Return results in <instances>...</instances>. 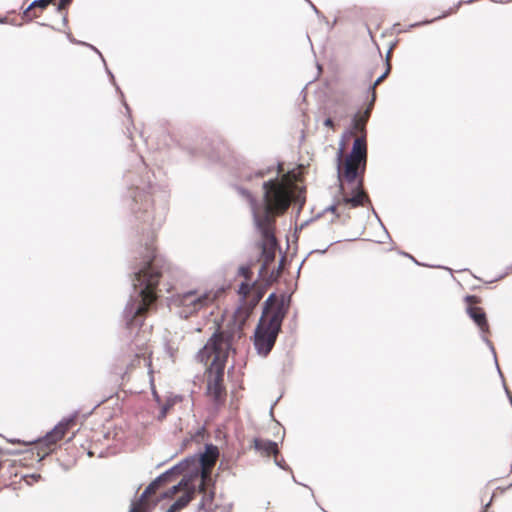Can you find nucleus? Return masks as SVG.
<instances>
[{"label":"nucleus","mask_w":512,"mask_h":512,"mask_svg":"<svg viewBox=\"0 0 512 512\" xmlns=\"http://www.w3.org/2000/svg\"><path fill=\"white\" fill-rule=\"evenodd\" d=\"M386 71L373 83L372 98L363 111H359L353 118V129L358 133L365 134L366 124L371 116L372 109L376 100V87L381 84L388 76L391 70L390 52L387 55ZM343 152H338V177L340 184V198L332 206L334 213H344L347 209L364 206L369 202L368 195L364 191V173L367 164V143L365 135L357 137L352 146L350 154L342 162Z\"/></svg>","instance_id":"nucleus-1"},{"label":"nucleus","mask_w":512,"mask_h":512,"mask_svg":"<svg viewBox=\"0 0 512 512\" xmlns=\"http://www.w3.org/2000/svg\"><path fill=\"white\" fill-rule=\"evenodd\" d=\"M297 181L298 175L291 171L263 185L265 208L254 209V220L261 234V256L264 268L274 261L278 247L275 237V216L283 214L290 207Z\"/></svg>","instance_id":"nucleus-2"},{"label":"nucleus","mask_w":512,"mask_h":512,"mask_svg":"<svg viewBox=\"0 0 512 512\" xmlns=\"http://www.w3.org/2000/svg\"><path fill=\"white\" fill-rule=\"evenodd\" d=\"M230 348V336L225 332H216L196 356L206 367V395L216 408L224 406L227 398L224 371Z\"/></svg>","instance_id":"nucleus-3"},{"label":"nucleus","mask_w":512,"mask_h":512,"mask_svg":"<svg viewBox=\"0 0 512 512\" xmlns=\"http://www.w3.org/2000/svg\"><path fill=\"white\" fill-rule=\"evenodd\" d=\"M146 250L145 265L135 272L133 280L135 288L142 287L140 290L141 301L136 307L130 305L125 310L128 328L142 325L150 305L157 299L156 288L165 269L164 264H159L155 247L149 245Z\"/></svg>","instance_id":"nucleus-4"},{"label":"nucleus","mask_w":512,"mask_h":512,"mask_svg":"<svg viewBox=\"0 0 512 512\" xmlns=\"http://www.w3.org/2000/svg\"><path fill=\"white\" fill-rule=\"evenodd\" d=\"M267 308L256 328L254 345L259 354L266 356L273 348L286 314L283 301L277 302L274 295L266 301Z\"/></svg>","instance_id":"nucleus-5"},{"label":"nucleus","mask_w":512,"mask_h":512,"mask_svg":"<svg viewBox=\"0 0 512 512\" xmlns=\"http://www.w3.org/2000/svg\"><path fill=\"white\" fill-rule=\"evenodd\" d=\"M225 293L224 288L217 287L208 290H190L176 297L175 302L179 307L181 317L187 319L196 316L202 311L208 310Z\"/></svg>","instance_id":"nucleus-6"},{"label":"nucleus","mask_w":512,"mask_h":512,"mask_svg":"<svg viewBox=\"0 0 512 512\" xmlns=\"http://www.w3.org/2000/svg\"><path fill=\"white\" fill-rule=\"evenodd\" d=\"M218 457V448L214 445H207L204 453L199 458L200 473L189 477L198 483L199 492L204 494L203 500L200 503V509H205L206 505L208 509L213 502L214 492L209 489L213 486L212 470Z\"/></svg>","instance_id":"nucleus-7"},{"label":"nucleus","mask_w":512,"mask_h":512,"mask_svg":"<svg viewBox=\"0 0 512 512\" xmlns=\"http://www.w3.org/2000/svg\"><path fill=\"white\" fill-rule=\"evenodd\" d=\"M239 274L245 279L244 282L238 288V294L241 297V305L235 312V320L241 325L245 323V321L251 315L253 309L259 303L262 298V294L259 293L254 284H250L252 277V271L249 267H240Z\"/></svg>","instance_id":"nucleus-8"},{"label":"nucleus","mask_w":512,"mask_h":512,"mask_svg":"<svg viewBox=\"0 0 512 512\" xmlns=\"http://www.w3.org/2000/svg\"><path fill=\"white\" fill-rule=\"evenodd\" d=\"M76 425V416L63 419L52 431L39 440L35 447L38 450L37 456L39 459H42L44 456L52 453L56 449L57 443L64 439L66 435L76 427Z\"/></svg>","instance_id":"nucleus-9"},{"label":"nucleus","mask_w":512,"mask_h":512,"mask_svg":"<svg viewBox=\"0 0 512 512\" xmlns=\"http://www.w3.org/2000/svg\"><path fill=\"white\" fill-rule=\"evenodd\" d=\"M198 483L190 478H183L177 485L171 487L166 493L165 497L172 498L178 493L182 495L170 506L167 512H179L185 508L193 499Z\"/></svg>","instance_id":"nucleus-10"},{"label":"nucleus","mask_w":512,"mask_h":512,"mask_svg":"<svg viewBox=\"0 0 512 512\" xmlns=\"http://www.w3.org/2000/svg\"><path fill=\"white\" fill-rule=\"evenodd\" d=\"M465 302L467 304V314L483 334V337L486 338L490 335V326L485 310L479 306L482 303V299L476 295H468L465 297Z\"/></svg>","instance_id":"nucleus-11"},{"label":"nucleus","mask_w":512,"mask_h":512,"mask_svg":"<svg viewBox=\"0 0 512 512\" xmlns=\"http://www.w3.org/2000/svg\"><path fill=\"white\" fill-rule=\"evenodd\" d=\"M254 448L263 456H274L275 462L281 466V463L278 461L279 450L276 442L262 438H255Z\"/></svg>","instance_id":"nucleus-12"},{"label":"nucleus","mask_w":512,"mask_h":512,"mask_svg":"<svg viewBox=\"0 0 512 512\" xmlns=\"http://www.w3.org/2000/svg\"><path fill=\"white\" fill-rule=\"evenodd\" d=\"M54 0H35L33 1L24 11L23 19L26 21H32L38 18L41 13L53 3Z\"/></svg>","instance_id":"nucleus-13"},{"label":"nucleus","mask_w":512,"mask_h":512,"mask_svg":"<svg viewBox=\"0 0 512 512\" xmlns=\"http://www.w3.org/2000/svg\"><path fill=\"white\" fill-rule=\"evenodd\" d=\"M326 114L341 121L348 116V103L344 100H334L326 107Z\"/></svg>","instance_id":"nucleus-14"},{"label":"nucleus","mask_w":512,"mask_h":512,"mask_svg":"<svg viewBox=\"0 0 512 512\" xmlns=\"http://www.w3.org/2000/svg\"><path fill=\"white\" fill-rule=\"evenodd\" d=\"M156 400L160 405V413L158 415V420L162 421L167 414L170 412V410L174 407V405L181 401V398L178 396L168 397L165 399L164 402H161L160 398L156 396Z\"/></svg>","instance_id":"nucleus-15"},{"label":"nucleus","mask_w":512,"mask_h":512,"mask_svg":"<svg viewBox=\"0 0 512 512\" xmlns=\"http://www.w3.org/2000/svg\"><path fill=\"white\" fill-rule=\"evenodd\" d=\"M474 0H460L453 8H451L444 16L456 13L462 4H470Z\"/></svg>","instance_id":"nucleus-16"},{"label":"nucleus","mask_w":512,"mask_h":512,"mask_svg":"<svg viewBox=\"0 0 512 512\" xmlns=\"http://www.w3.org/2000/svg\"><path fill=\"white\" fill-rule=\"evenodd\" d=\"M334 120H335V118H333L332 116L327 114V118L324 121V125L326 127L330 128L331 130L335 131L336 130V125H335Z\"/></svg>","instance_id":"nucleus-17"},{"label":"nucleus","mask_w":512,"mask_h":512,"mask_svg":"<svg viewBox=\"0 0 512 512\" xmlns=\"http://www.w3.org/2000/svg\"><path fill=\"white\" fill-rule=\"evenodd\" d=\"M129 512H142V496L137 502L132 504Z\"/></svg>","instance_id":"nucleus-18"},{"label":"nucleus","mask_w":512,"mask_h":512,"mask_svg":"<svg viewBox=\"0 0 512 512\" xmlns=\"http://www.w3.org/2000/svg\"><path fill=\"white\" fill-rule=\"evenodd\" d=\"M73 0H60L58 4V10L62 11L67 9V7L71 4Z\"/></svg>","instance_id":"nucleus-19"},{"label":"nucleus","mask_w":512,"mask_h":512,"mask_svg":"<svg viewBox=\"0 0 512 512\" xmlns=\"http://www.w3.org/2000/svg\"><path fill=\"white\" fill-rule=\"evenodd\" d=\"M147 353H148V347H145L136 353V357L137 358L145 357Z\"/></svg>","instance_id":"nucleus-20"},{"label":"nucleus","mask_w":512,"mask_h":512,"mask_svg":"<svg viewBox=\"0 0 512 512\" xmlns=\"http://www.w3.org/2000/svg\"><path fill=\"white\" fill-rule=\"evenodd\" d=\"M243 195L249 200V202L254 205L255 204V200L253 198V196L250 194V193H246V192H242Z\"/></svg>","instance_id":"nucleus-21"},{"label":"nucleus","mask_w":512,"mask_h":512,"mask_svg":"<svg viewBox=\"0 0 512 512\" xmlns=\"http://www.w3.org/2000/svg\"><path fill=\"white\" fill-rule=\"evenodd\" d=\"M74 435H75V434H74V432H73V433H72V436H71V437H69V440H72V438L74 437Z\"/></svg>","instance_id":"nucleus-22"}]
</instances>
